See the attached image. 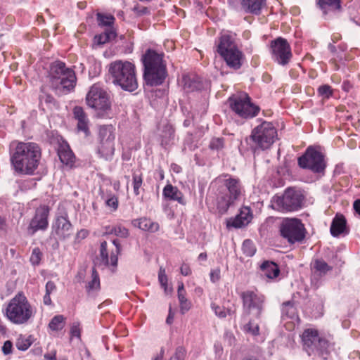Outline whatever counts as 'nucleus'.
I'll use <instances>...</instances> for the list:
<instances>
[{
  "mask_svg": "<svg viewBox=\"0 0 360 360\" xmlns=\"http://www.w3.org/2000/svg\"><path fill=\"white\" fill-rule=\"evenodd\" d=\"M41 153L33 142H19L11 153L10 160L14 171L23 175H32L37 169Z\"/></svg>",
  "mask_w": 360,
  "mask_h": 360,
  "instance_id": "1",
  "label": "nucleus"
},
{
  "mask_svg": "<svg viewBox=\"0 0 360 360\" xmlns=\"http://www.w3.org/2000/svg\"><path fill=\"white\" fill-rule=\"evenodd\" d=\"M216 189V204L218 212L224 214L229 207L238 200L242 194L243 187L238 178L229 174L217 177L212 183Z\"/></svg>",
  "mask_w": 360,
  "mask_h": 360,
  "instance_id": "2",
  "label": "nucleus"
},
{
  "mask_svg": "<svg viewBox=\"0 0 360 360\" xmlns=\"http://www.w3.org/2000/svg\"><path fill=\"white\" fill-rule=\"evenodd\" d=\"M51 88L58 95L72 91L77 83L75 71L68 68L65 63L57 60L51 63L49 73Z\"/></svg>",
  "mask_w": 360,
  "mask_h": 360,
  "instance_id": "3",
  "label": "nucleus"
},
{
  "mask_svg": "<svg viewBox=\"0 0 360 360\" xmlns=\"http://www.w3.org/2000/svg\"><path fill=\"white\" fill-rule=\"evenodd\" d=\"M35 314L34 307L22 292H18L11 299L5 309L6 317L15 325L28 323Z\"/></svg>",
  "mask_w": 360,
  "mask_h": 360,
  "instance_id": "4",
  "label": "nucleus"
},
{
  "mask_svg": "<svg viewBox=\"0 0 360 360\" xmlns=\"http://www.w3.org/2000/svg\"><path fill=\"white\" fill-rule=\"evenodd\" d=\"M112 83L124 91L132 92L138 88L136 66L127 60H117L109 66Z\"/></svg>",
  "mask_w": 360,
  "mask_h": 360,
  "instance_id": "5",
  "label": "nucleus"
},
{
  "mask_svg": "<svg viewBox=\"0 0 360 360\" xmlns=\"http://www.w3.org/2000/svg\"><path fill=\"white\" fill-rule=\"evenodd\" d=\"M304 197L300 191L288 188L282 195H275L271 200V207L281 212L297 211L302 208Z\"/></svg>",
  "mask_w": 360,
  "mask_h": 360,
  "instance_id": "6",
  "label": "nucleus"
},
{
  "mask_svg": "<svg viewBox=\"0 0 360 360\" xmlns=\"http://www.w3.org/2000/svg\"><path fill=\"white\" fill-rule=\"evenodd\" d=\"M217 51L229 68L234 70L240 68L244 55L238 49L231 36L228 34L221 36Z\"/></svg>",
  "mask_w": 360,
  "mask_h": 360,
  "instance_id": "7",
  "label": "nucleus"
},
{
  "mask_svg": "<svg viewBox=\"0 0 360 360\" xmlns=\"http://www.w3.org/2000/svg\"><path fill=\"white\" fill-rule=\"evenodd\" d=\"M87 105L94 109L101 117L108 115L111 109L109 94L98 83L93 84L86 96Z\"/></svg>",
  "mask_w": 360,
  "mask_h": 360,
  "instance_id": "8",
  "label": "nucleus"
},
{
  "mask_svg": "<svg viewBox=\"0 0 360 360\" xmlns=\"http://www.w3.org/2000/svg\"><path fill=\"white\" fill-rule=\"evenodd\" d=\"M240 297L243 302V319H246L250 315L260 319L264 309L265 296L257 290H248L242 292Z\"/></svg>",
  "mask_w": 360,
  "mask_h": 360,
  "instance_id": "9",
  "label": "nucleus"
},
{
  "mask_svg": "<svg viewBox=\"0 0 360 360\" xmlns=\"http://www.w3.org/2000/svg\"><path fill=\"white\" fill-rule=\"evenodd\" d=\"M304 349L311 354L323 356L328 354V341L315 328L305 329L300 335Z\"/></svg>",
  "mask_w": 360,
  "mask_h": 360,
  "instance_id": "10",
  "label": "nucleus"
},
{
  "mask_svg": "<svg viewBox=\"0 0 360 360\" xmlns=\"http://www.w3.org/2000/svg\"><path fill=\"white\" fill-rule=\"evenodd\" d=\"M277 136V130L273 124L264 121L252 129L250 139L258 148L264 150L272 146Z\"/></svg>",
  "mask_w": 360,
  "mask_h": 360,
  "instance_id": "11",
  "label": "nucleus"
},
{
  "mask_svg": "<svg viewBox=\"0 0 360 360\" xmlns=\"http://www.w3.org/2000/svg\"><path fill=\"white\" fill-rule=\"evenodd\" d=\"M280 235L290 244L302 242L305 238L306 229L301 220L285 218L279 226Z\"/></svg>",
  "mask_w": 360,
  "mask_h": 360,
  "instance_id": "12",
  "label": "nucleus"
},
{
  "mask_svg": "<svg viewBox=\"0 0 360 360\" xmlns=\"http://www.w3.org/2000/svg\"><path fill=\"white\" fill-rule=\"evenodd\" d=\"M229 102L231 109L244 119L256 117L260 110L259 107L252 103L250 97L246 94L231 97Z\"/></svg>",
  "mask_w": 360,
  "mask_h": 360,
  "instance_id": "13",
  "label": "nucleus"
},
{
  "mask_svg": "<svg viewBox=\"0 0 360 360\" xmlns=\"http://www.w3.org/2000/svg\"><path fill=\"white\" fill-rule=\"evenodd\" d=\"M98 139V154L106 160H111L115 153V128L111 124L100 127Z\"/></svg>",
  "mask_w": 360,
  "mask_h": 360,
  "instance_id": "14",
  "label": "nucleus"
},
{
  "mask_svg": "<svg viewBox=\"0 0 360 360\" xmlns=\"http://www.w3.org/2000/svg\"><path fill=\"white\" fill-rule=\"evenodd\" d=\"M298 165L301 168L309 169L315 173H321L326 168L323 154L312 147H309L298 158Z\"/></svg>",
  "mask_w": 360,
  "mask_h": 360,
  "instance_id": "15",
  "label": "nucleus"
},
{
  "mask_svg": "<svg viewBox=\"0 0 360 360\" xmlns=\"http://www.w3.org/2000/svg\"><path fill=\"white\" fill-rule=\"evenodd\" d=\"M120 250L121 247L118 240H113L111 245H108L106 241L102 242L99 257H97L98 264L105 266L116 267Z\"/></svg>",
  "mask_w": 360,
  "mask_h": 360,
  "instance_id": "16",
  "label": "nucleus"
},
{
  "mask_svg": "<svg viewBox=\"0 0 360 360\" xmlns=\"http://www.w3.org/2000/svg\"><path fill=\"white\" fill-rule=\"evenodd\" d=\"M271 50L273 60L281 65H287L292 56L291 48L288 41L278 37L271 42Z\"/></svg>",
  "mask_w": 360,
  "mask_h": 360,
  "instance_id": "17",
  "label": "nucleus"
},
{
  "mask_svg": "<svg viewBox=\"0 0 360 360\" xmlns=\"http://www.w3.org/2000/svg\"><path fill=\"white\" fill-rule=\"evenodd\" d=\"M49 212L50 208L47 205H40L37 208L28 226V231L31 235L39 230L44 231L48 228Z\"/></svg>",
  "mask_w": 360,
  "mask_h": 360,
  "instance_id": "18",
  "label": "nucleus"
},
{
  "mask_svg": "<svg viewBox=\"0 0 360 360\" xmlns=\"http://www.w3.org/2000/svg\"><path fill=\"white\" fill-rule=\"evenodd\" d=\"M72 225L68 219V215L57 216L52 225L51 236L56 240H63L69 238L72 233Z\"/></svg>",
  "mask_w": 360,
  "mask_h": 360,
  "instance_id": "19",
  "label": "nucleus"
},
{
  "mask_svg": "<svg viewBox=\"0 0 360 360\" xmlns=\"http://www.w3.org/2000/svg\"><path fill=\"white\" fill-rule=\"evenodd\" d=\"M167 77V66L143 70V77L147 85L160 86Z\"/></svg>",
  "mask_w": 360,
  "mask_h": 360,
  "instance_id": "20",
  "label": "nucleus"
},
{
  "mask_svg": "<svg viewBox=\"0 0 360 360\" xmlns=\"http://www.w3.org/2000/svg\"><path fill=\"white\" fill-rule=\"evenodd\" d=\"M141 60L144 70L167 66L166 61L164 60V53L150 49L143 55Z\"/></svg>",
  "mask_w": 360,
  "mask_h": 360,
  "instance_id": "21",
  "label": "nucleus"
},
{
  "mask_svg": "<svg viewBox=\"0 0 360 360\" xmlns=\"http://www.w3.org/2000/svg\"><path fill=\"white\" fill-rule=\"evenodd\" d=\"M253 214L250 207L244 206L240 210L239 213L233 218H230L227 222V227L236 229L247 226L252 219Z\"/></svg>",
  "mask_w": 360,
  "mask_h": 360,
  "instance_id": "22",
  "label": "nucleus"
},
{
  "mask_svg": "<svg viewBox=\"0 0 360 360\" xmlns=\"http://www.w3.org/2000/svg\"><path fill=\"white\" fill-rule=\"evenodd\" d=\"M73 115L75 120H77V129L85 133L89 134V119L84 110L80 106H75L73 108Z\"/></svg>",
  "mask_w": 360,
  "mask_h": 360,
  "instance_id": "23",
  "label": "nucleus"
},
{
  "mask_svg": "<svg viewBox=\"0 0 360 360\" xmlns=\"http://www.w3.org/2000/svg\"><path fill=\"white\" fill-rule=\"evenodd\" d=\"M241 9L245 13L255 15L260 13L262 6L265 4V0H239Z\"/></svg>",
  "mask_w": 360,
  "mask_h": 360,
  "instance_id": "24",
  "label": "nucleus"
},
{
  "mask_svg": "<svg viewBox=\"0 0 360 360\" xmlns=\"http://www.w3.org/2000/svg\"><path fill=\"white\" fill-rule=\"evenodd\" d=\"M163 196L169 200L177 201L181 205H185L186 201L184 198L183 193L178 189L177 187L172 184H167L162 191Z\"/></svg>",
  "mask_w": 360,
  "mask_h": 360,
  "instance_id": "25",
  "label": "nucleus"
},
{
  "mask_svg": "<svg viewBox=\"0 0 360 360\" xmlns=\"http://www.w3.org/2000/svg\"><path fill=\"white\" fill-rule=\"evenodd\" d=\"M347 221L345 217L342 214H336L333 218L330 231L333 237H338L346 231Z\"/></svg>",
  "mask_w": 360,
  "mask_h": 360,
  "instance_id": "26",
  "label": "nucleus"
},
{
  "mask_svg": "<svg viewBox=\"0 0 360 360\" xmlns=\"http://www.w3.org/2000/svg\"><path fill=\"white\" fill-rule=\"evenodd\" d=\"M181 85L186 93L193 92L201 87V84L198 79L194 75H183Z\"/></svg>",
  "mask_w": 360,
  "mask_h": 360,
  "instance_id": "27",
  "label": "nucleus"
},
{
  "mask_svg": "<svg viewBox=\"0 0 360 360\" xmlns=\"http://www.w3.org/2000/svg\"><path fill=\"white\" fill-rule=\"evenodd\" d=\"M332 269L333 266L328 265L323 259H316L311 263V272L314 276L323 277Z\"/></svg>",
  "mask_w": 360,
  "mask_h": 360,
  "instance_id": "28",
  "label": "nucleus"
},
{
  "mask_svg": "<svg viewBox=\"0 0 360 360\" xmlns=\"http://www.w3.org/2000/svg\"><path fill=\"white\" fill-rule=\"evenodd\" d=\"M132 224L135 227H138L144 231H148L150 233H155L159 229L158 223L154 222L151 219L146 217L134 219L132 221Z\"/></svg>",
  "mask_w": 360,
  "mask_h": 360,
  "instance_id": "29",
  "label": "nucleus"
},
{
  "mask_svg": "<svg viewBox=\"0 0 360 360\" xmlns=\"http://www.w3.org/2000/svg\"><path fill=\"white\" fill-rule=\"evenodd\" d=\"M58 153L62 163L70 167L74 165L75 156L68 146H61Z\"/></svg>",
  "mask_w": 360,
  "mask_h": 360,
  "instance_id": "30",
  "label": "nucleus"
},
{
  "mask_svg": "<svg viewBox=\"0 0 360 360\" xmlns=\"http://www.w3.org/2000/svg\"><path fill=\"white\" fill-rule=\"evenodd\" d=\"M178 300L180 305L181 314H185L192 306L191 302L186 298V292L184 289V283H181L178 287Z\"/></svg>",
  "mask_w": 360,
  "mask_h": 360,
  "instance_id": "31",
  "label": "nucleus"
},
{
  "mask_svg": "<svg viewBox=\"0 0 360 360\" xmlns=\"http://www.w3.org/2000/svg\"><path fill=\"white\" fill-rule=\"evenodd\" d=\"M211 308L214 311L215 315L219 319H224L228 316L235 315L236 308L234 304L232 307L219 306L216 303L211 304Z\"/></svg>",
  "mask_w": 360,
  "mask_h": 360,
  "instance_id": "32",
  "label": "nucleus"
},
{
  "mask_svg": "<svg viewBox=\"0 0 360 360\" xmlns=\"http://www.w3.org/2000/svg\"><path fill=\"white\" fill-rule=\"evenodd\" d=\"M260 267L264 276L270 279L276 278L280 274L278 265L273 262L265 261Z\"/></svg>",
  "mask_w": 360,
  "mask_h": 360,
  "instance_id": "33",
  "label": "nucleus"
},
{
  "mask_svg": "<svg viewBox=\"0 0 360 360\" xmlns=\"http://www.w3.org/2000/svg\"><path fill=\"white\" fill-rule=\"evenodd\" d=\"M282 316L294 319L297 316V309L292 301H287L282 304L281 307Z\"/></svg>",
  "mask_w": 360,
  "mask_h": 360,
  "instance_id": "34",
  "label": "nucleus"
},
{
  "mask_svg": "<svg viewBox=\"0 0 360 360\" xmlns=\"http://www.w3.org/2000/svg\"><path fill=\"white\" fill-rule=\"evenodd\" d=\"M65 317L63 315L53 316L49 323V328L52 331L61 330L65 326Z\"/></svg>",
  "mask_w": 360,
  "mask_h": 360,
  "instance_id": "35",
  "label": "nucleus"
},
{
  "mask_svg": "<svg viewBox=\"0 0 360 360\" xmlns=\"http://www.w3.org/2000/svg\"><path fill=\"white\" fill-rule=\"evenodd\" d=\"M100 289V278L95 268L92 269L91 280L88 282L86 290L88 293Z\"/></svg>",
  "mask_w": 360,
  "mask_h": 360,
  "instance_id": "36",
  "label": "nucleus"
},
{
  "mask_svg": "<svg viewBox=\"0 0 360 360\" xmlns=\"http://www.w3.org/2000/svg\"><path fill=\"white\" fill-rule=\"evenodd\" d=\"M96 19L98 25L102 27H110L114 24L115 20L112 15L101 13L96 14Z\"/></svg>",
  "mask_w": 360,
  "mask_h": 360,
  "instance_id": "37",
  "label": "nucleus"
},
{
  "mask_svg": "<svg viewBox=\"0 0 360 360\" xmlns=\"http://www.w3.org/2000/svg\"><path fill=\"white\" fill-rule=\"evenodd\" d=\"M242 330L245 333L252 336H258L259 335V326L252 319H250L247 323L243 326Z\"/></svg>",
  "mask_w": 360,
  "mask_h": 360,
  "instance_id": "38",
  "label": "nucleus"
},
{
  "mask_svg": "<svg viewBox=\"0 0 360 360\" xmlns=\"http://www.w3.org/2000/svg\"><path fill=\"white\" fill-rule=\"evenodd\" d=\"M107 232L110 234H115L117 236L121 238H127L129 236V231L125 227L117 225L115 226L108 227Z\"/></svg>",
  "mask_w": 360,
  "mask_h": 360,
  "instance_id": "39",
  "label": "nucleus"
},
{
  "mask_svg": "<svg viewBox=\"0 0 360 360\" xmlns=\"http://www.w3.org/2000/svg\"><path fill=\"white\" fill-rule=\"evenodd\" d=\"M242 250L243 254L247 257H252L256 252L254 243L249 239L245 240L243 243Z\"/></svg>",
  "mask_w": 360,
  "mask_h": 360,
  "instance_id": "40",
  "label": "nucleus"
},
{
  "mask_svg": "<svg viewBox=\"0 0 360 360\" xmlns=\"http://www.w3.org/2000/svg\"><path fill=\"white\" fill-rule=\"evenodd\" d=\"M32 345L29 338L25 336L20 335L15 342L16 347L21 351L27 350Z\"/></svg>",
  "mask_w": 360,
  "mask_h": 360,
  "instance_id": "41",
  "label": "nucleus"
},
{
  "mask_svg": "<svg viewBox=\"0 0 360 360\" xmlns=\"http://www.w3.org/2000/svg\"><path fill=\"white\" fill-rule=\"evenodd\" d=\"M116 37V32L112 30L111 28L105 30V32L100 34L98 37V44H103L111 39H113Z\"/></svg>",
  "mask_w": 360,
  "mask_h": 360,
  "instance_id": "42",
  "label": "nucleus"
},
{
  "mask_svg": "<svg viewBox=\"0 0 360 360\" xmlns=\"http://www.w3.org/2000/svg\"><path fill=\"white\" fill-rule=\"evenodd\" d=\"M134 193L136 195L140 194V188L143 184V176L141 174L134 173L132 176Z\"/></svg>",
  "mask_w": 360,
  "mask_h": 360,
  "instance_id": "43",
  "label": "nucleus"
},
{
  "mask_svg": "<svg viewBox=\"0 0 360 360\" xmlns=\"http://www.w3.org/2000/svg\"><path fill=\"white\" fill-rule=\"evenodd\" d=\"M318 93L320 96L329 98L333 95V89L330 86L324 84L319 87Z\"/></svg>",
  "mask_w": 360,
  "mask_h": 360,
  "instance_id": "44",
  "label": "nucleus"
},
{
  "mask_svg": "<svg viewBox=\"0 0 360 360\" xmlns=\"http://www.w3.org/2000/svg\"><path fill=\"white\" fill-rule=\"evenodd\" d=\"M42 253L40 251L39 248H35L33 249L31 257L30 262L33 265H38L40 263L41 259Z\"/></svg>",
  "mask_w": 360,
  "mask_h": 360,
  "instance_id": "45",
  "label": "nucleus"
},
{
  "mask_svg": "<svg viewBox=\"0 0 360 360\" xmlns=\"http://www.w3.org/2000/svg\"><path fill=\"white\" fill-rule=\"evenodd\" d=\"M224 147V139L214 138L211 140L210 148L212 150H219Z\"/></svg>",
  "mask_w": 360,
  "mask_h": 360,
  "instance_id": "46",
  "label": "nucleus"
},
{
  "mask_svg": "<svg viewBox=\"0 0 360 360\" xmlns=\"http://www.w3.org/2000/svg\"><path fill=\"white\" fill-rule=\"evenodd\" d=\"M70 335L72 338L76 337L80 338L81 337V327L79 322H74L70 328Z\"/></svg>",
  "mask_w": 360,
  "mask_h": 360,
  "instance_id": "47",
  "label": "nucleus"
},
{
  "mask_svg": "<svg viewBox=\"0 0 360 360\" xmlns=\"http://www.w3.org/2000/svg\"><path fill=\"white\" fill-rule=\"evenodd\" d=\"M224 340L229 346L234 345L236 343V338L230 331H226L224 333Z\"/></svg>",
  "mask_w": 360,
  "mask_h": 360,
  "instance_id": "48",
  "label": "nucleus"
},
{
  "mask_svg": "<svg viewBox=\"0 0 360 360\" xmlns=\"http://www.w3.org/2000/svg\"><path fill=\"white\" fill-rule=\"evenodd\" d=\"M319 4L321 8L325 5L334 6L336 8H340V0H319Z\"/></svg>",
  "mask_w": 360,
  "mask_h": 360,
  "instance_id": "49",
  "label": "nucleus"
},
{
  "mask_svg": "<svg viewBox=\"0 0 360 360\" xmlns=\"http://www.w3.org/2000/svg\"><path fill=\"white\" fill-rule=\"evenodd\" d=\"M186 349L182 347H179L176 348L175 354L174 356V359L176 360H184L186 356Z\"/></svg>",
  "mask_w": 360,
  "mask_h": 360,
  "instance_id": "50",
  "label": "nucleus"
},
{
  "mask_svg": "<svg viewBox=\"0 0 360 360\" xmlns=\"http://www.w3.org/2000/svg\"><path fill=\"white\" fill-rule=\"evenodd\" d=\"M158 279L162 285L166 286L167 283V278L165 274V271L162 267L160 269L158 274Z\"/></svg>",
  "mask_w": 360,
  "mask_h": 360,
  "instance_id": "51",
  "label": "nucleus"
},
{
  "mask_svg": "<svg viewBox=\"0 0 360 360\" xmlns=\"http://www.w3.org/2000/svg\"><path fill=\"white\" fill-rule=\"evenodd\" d=\"M106 204L108 207H112L114 210H116L118 207V200L115 196H112L106 200Z\"/></svg>",
  "mask_w": 360,
  "mask_h": 360,
  "instance_id": "52",
  "label": "nucleus"
},
{
  "mask_svg": "<svg viewBox=\"0 0 360 360\" xmlns=\"http://www.w3.org/2000/svg\"><path fill=\"white\" fill-rule=\"evenodd\" d=\"M220 269H215L211 271L210 272V280L212 283H215L218 281L220 278Z\"/></svg>",
  "mask_w": 360,
  "mask_h": 360,
  "instance_id": "53",
  "label": "nucleus"
},
{
  "mask_svg": "<svg viewBox=\"0 0 360 360\" xmlns=\"http://www.w3.org/2000/svg\"><path fill=\"white\" fill-rule=\"evenodd\" d=\"M13 344L10 340H7L4 342L2 347V352L4 354L7 355L12 352Z\"/></svg>",
  "mask_w": 360,
  "mask_h": 360,
  "instance_id": "54",
  "label": "nucleus"
},
{
  "mask_svg": "<svg viewBox=\"0 0 360 360\" xmlns=\"http://www.w3.org/2000/svg\"><path fill=\"white\" fill-rule=\"evenodd\" d=\"M41 101H44L48 105L55 104L56 101L54 98L50 94H44L41 96Z\"/></svg>",
  "mask_w": 360,
  "mask_h": 360,
  "instance_id": "55",
  "label": "nucleus"
},
{
  "mask_svg": "<svg viewBox=\"0 0 360 360\" xmlns=\"http://www.w3.org/2000/svg\"><path fill=\"white\" fill-rule=\"evenodd\" d=\"M181 274L183 276H189L191 274V269L188 264H183L180 268Z\"/></svg>",
  "mask_w": 360,
  "mask_h": 360,
  "instance_id": "56",
  "label": "nucleus"
},
{
  "mask_svg": "<svg viewBox=\"0 0 360 360\" xmlns=\"http://www.w3.org/2000/svg\"><path fill=\"white\" fill-rule=\"evenodd\" d=\"M134 11L138 15H143L149 13V10L147 7L136 6L134 8Z\"/></svg>",
  "mask_w": 360,
  "mask_h": 360,
  "instance_id": "57",
  "label": "nucleus"
},
{
  "mask_svg": "<svg viewBox=\"0 0 360 360\" xmlns=\"http://www.w3.org/2000/svg\"><path fill=\"white\" fill-rule=\"evenodd\" d=\"M89 231L86 229H81L77 233L76 238L77 240L85 239L89 236Z\"/></svg>",
  "mask_w": 360,
  "mask_h": 360,
  "instance_id": "58",
  "label": "nucleus"
},
{
  "mask_svg": "<svg viewBox=\"0 0 360 360\" xmlns=\"http://www.w3.org/2000/svg\"><path fill=\"white\" fill-rule=\"evenodd\" d=\"M46 293L51 294L56 288L55 283L53 281H48L46 284Z\"/></svg>",
  "mask_w": 360,
  "mask_h": 360,
  "instance_id": "59",
  "label": "nucleus"
},
{
  "mask_svg": "<svg viewBox=\"0 0 360 360\" xmlns=\"http://www.w3.org/2000/svg\"><path fill=\"white\" fill-rule=\"evenodd\" d=\"M50 295L51 294L45 293V295L43 297V302L45 305H51L52 303Z\"/></svg>",
  "mask_w": 360,
  "mask_h": 360,
  "instance_id": "60",
  "label": "nucleus"
},
{
  "mask_svg": "<svg viewBox=\"0 0 360 360\" xmlns=\"http://www.w3.org/2000/svg\"><path fill=\"white\" fill-rule=\"evenodd\" d=\"M354 209L360 215V200H356L354 202Z\"/></svg>",
  "mask_w": 360,
  "mask_h": 360,
  "instance_id": "61",
  "label": "nucleus"
},
{
  "mask_svg": "<svg viewBox=\"0 0 360 360\" xmlns=\"http://www.w3.org/2000/svg\"><path fill=\"white\" fill-rule=\"evenodd\" d=\"M173 319H174V315L172 314L171 310H169L168 316L166 319L167 323L171 324L173 321Z\"/></svg>",
  "mask_w": 360,
  "mask_h": 360,
  "instance_id": "62",
  "label": "nucleus"
},
{
  "mask_svg": "<svg viewBox=\"0 0 360 360\" xmlns=\"http://www.w3.org/2000/svg\"><path fill=\"white\" fill-rule=\"evenodd\" d=\"M207 258V255L206 252H202L198 255V259L202 261H205Z\"/></svg>",
  "mask_w": 360,
  "mask_h": 360,
  "instance_id": "63",
  "label": "nucleus"
},
{
  "mask_svg": "<svg viewBox=\"0 0 360 360\" xmlns=\"http://www.w3.org/2000/svg\"><path fill=\"white\" fill-rule=\"evenodd\" d=\"M164 354V350L161 349L160 355L154 359V360H162Z\"/></svg>",
  "mask_w": 360,
  "mask_h": 360,
  "instance_id": "64",
  "label": "nucleus"
}]
</instances>
